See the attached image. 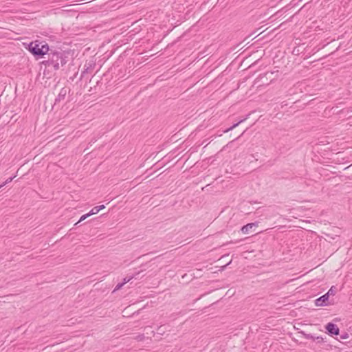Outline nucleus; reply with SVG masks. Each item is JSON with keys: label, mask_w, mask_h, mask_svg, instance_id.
Instances as JSON below:
<instances>
[{"label": "nucleus", "mask_w": 352, "mask_h": 352, "mask_svg": "<svg viewBox=\"0 0 352 352\" xmlns=\"http://www.w3.org/2000/svg\"><path fill=\"white\" fill-rule=\"evenodd\" d=\"M228 256H229V254H225V255H223V256H221V258H220V260L224 259L226 257H228Z\"/></svg>", "instance_id": "22"}, {"label": "nucleus", "mask_w": 352, "mask_h": 352, "mask_svg": "<svg viewBox=\"0 0 352 352\" xmlns=\"http://www.w3.org/2000/svg\"><path fill=\"white\" fill-rule=\"evenodd\" d=\"M245 131H243L242 132V133H241L239 137L236 138L234 139V140H237L239 137H241L243 134H244V133H245Z\"/></svg>", "instance_id": "23"}, {"label": "nucleus", "mask_w": 352, "mask_h": 352, "mask_svg": "<svg viewBox=\"0 0 352 352\" xmlns=\"http://www.w3.org/2000/svg\"><path fill=\"white\" fill-rule=\"evenodd\" d=\"M248 116V115L245 118L241 119L237 122L234 123L231 126H230L228 129H225L223 131V133H228L229 131L233 130L234 128L238 126L241 123L243 122L247 119Z\"/></svg>", "instance_id": "9"}, {"label": "nucleus", "mask_w": 352, "mask_h": 352, "mask_svg": "<svg viewBox=\"0 0 352 352\" xmlns=\"http://www.w3.org/2000/svg\"><path fill=\"white\" fill-rule=\"evenodd\" d=\"M140 340H141L144 338V335L139 336Z\"/></svg>", "instance_id": "25"}, {"label": "nucleus", "mask_w": 352, "mask_h": 352, "mask_svg": "<svg viewBox=\"0 0 352 352\" xmlns=\"http://www.w3.org/2000/svg\"><path fill=\"white\" fill-rule=\"evenodd\" d=\"M16 175H14V176H12L9 178H8L2 184L0 185V189L3 187L5 185H6L7 184L11 182L14 178H15Z\"/></svg>", "instance_id": "12"}, {"label": "nucleus", "mask_w": 352, "mask_h": 352, "mask_svg": "<svg viewBox=\"0 0 352 352\" xmlns=\"http://www.w3.org/2000/svg\"><path fill=\"white\" fill-rule=\"evenodd\" d=\"M99 212L96 206L94 207L89 212V214L91 215L96 214Z\"/></svg>", "instance_id": "14"}, {"label": "nucleus", "mask_w": 352, "mask_h": 352, "mask_svg": "<svg viewBox=\"0 0 352 352\" xmlns=\"http://www.w3.org/2000/svg\"><path fill=\"white\" fill-rule=\"evenodd\" d=\"M89 217H90V214L88 213L87 214H85L83 215H82L80 218V219L78 220V221L77 223H75V225H77L78 223L85 220L87 218H88Z\"/></svg>", "instance_id": "13"}, {"label": "nucleus", "mask_w": 352, "mask_h": 352, "mask_svg": "<svg viewBox=\"0 0 352 352\" xmlns=\"http://www.w3.org/2000/svg\"><path fill=\"white\" fill-rule=\"evenodd\" d=\"M96 67V62L94 60H89V62H86L84 66V70L82 71L80 78L81 80L82 78L85 76V74L87 73H90L94 70Z\"/></svg>", "instance_id": "5"}, {"label": "nucleus", "mask_w": 352, "mask_h": 352, "mask_svg": "<svg viewBox=\"0 0 352 352\" xmlns=\"http://www.w3.org/2000/svg\"><path fill=\"white\" fill-rule=\"evenodd\" d=\"M142 272H143V270H140V271L135 272V274H133V275H131V276H133V278H135V279H140L145 275V274H142Z\"/></svg>", "instance_id": "10"}, {"label": "nucleus", "mask_w": 352, "mask_h": 352, "mask_svg": "<svg viewBox=\"0 0 352 352\" xmlns=\"http://www.w3.org/2000/svg\"><path fill=\"white\" fill-rule=\"evenodd\" d=\"M69 52L61 49H56L54 47H50V50L46 53L44 57L45 60L41 62L49 72L57 71L60 66L63 67L69 61Z\"/></svg>", "instance_id": "1"}, {"label": "nucleus", "mask_w": 352, "mask_h": 352, "mask_svg": "<svg viewBox=\"0 0 352 352\" xmlns=\"http://www.w3.org/2000/svg\"><path fill=\"white\" fill-rule=\"evenodd\" d=\"M299 333L302 334L305 338L316 341L317 343H323L326 342V338H323L322 336H315L311 333H307L304 331H300Z\"/></svg>", "instance_id": "6"}, {"label": "nucleus", "mask_w": 352, "mask_h": 352, "mask_svg": "<svg viewBox=\"0 0 352 352\" xmlns=\"http://www.w3.org/2000/svg\"><path fill=\"white\" fill-rule=\"evenodd\" d=\"M71 91V89L69 87H63L57 97L54 100V105L59 104L61 102H64L67 99V95L69 94Z\"/></svg>", "instance_id": "3"}, {"label": "nucleus", "mask_w": 352, "mask_h": 352, "mask_svg": "<svg viewBox=\"0 0 352 352\" xmlns=\"http://www.w3.org/2000/svg\"><path fill=\"white\" fill-rule=\"evenodd\" d=\"M326 333L330 336H335L340 335V329L338 327L334 324L333 322H328L324 326Z\"/></svg>", "instance_id": "4"}, {"label": "nucleus", "mask_w": 352, "mask_h": 352, "mask_svg": "<svg viewBox=\"0 0 352 352\" xmlns=\"http://www.w3.org/2000/svg\"><path fill=\"white\" fill-rule=\"evenodd\" d=\"M164 330L162 329V327H159L157 329V333L159 335H163L164 333Z\"/></svg>", "instance_id": "17"}, {"label": "nucleus", "mask_w": 352, "mask_h": 352, "mask_svg": "<svg viewBox=\"0 0 352 352\" xmlns=\"http://www.w3.org/2000/svg\"><path fill=\"white\" fill-rule=\"evenodd\" d=\"M98 211H100L102 210H103L104 208H105V206L104 205H100V206H96Z\"/></svg>", "instance_id": "21"}, {"label": "nucleus", "mask_w": 352, "mask_h": 352, "mask_svg": "<svg viewBox=\"0 0 352 352\" xmlns=\"http://www.w3.org/2000/svg\"><path fill=\"white\" fill-rule=\"evenodd\" d=\"M232 262V260H230L228 263H227L226 265L221 267L219 271H223L228 265H229Z\"/></svg>", "instance_id": "19"}, {"label": "nucleus", "mask_w": 352, "mask_h": 352, "mask_svg": "<svg viewBox=\"0 0 352 352\" xmlns=\"http://www.w3.org/2000/svg\"><path fill=\"white\" fill-rule=\"evenodd\" d=\"M329 294H324L315 300V304L318 307H324L328 305Z\"/></svg>", "instance_id": "7"}, {"label": "nucleus", "mask_w": 352, "mask_h": 352, "mask_svg": "<svg viewBox=\"0 0 352 352\" xmlns=\"http://www.w3.org/2000/svg\"><path fill=\"white\" fill-rule=\"evenodd\" d=\"M258 225V221H255V222H253V223H247L246 225L242 226L241 228V232L243 234H248L250 230L252 228L257 227Z\"/></svg>", "instance_id": "8"}, {"label": "nucleus", "mask_w": 352, "mask_h": 352, "mask_svg": "<svg viewBox=\"0 0 352 352\" xmlns=\"http://www.w3.org/2000/svg\"><path fill=\"white\" fill-rule=\"evenodd\" d=\"M131 279H133V276H126L125 277L124 279H123V281L122 282L124 285H125L126 283H129Z\"/></svg>", "instance_id": "15"}, {"label": "nucleus", "mask_w": 352, "mask_h": 352, "mask_svg": "<svg viewBox=\"0 0 352 352\" xmlns=\"http://www.w3.org/2000/svg\"><path fill=\"white\" fill-rule=\"evenodd\" d=\"M337 292V289L335 286H331L329 291L326 293V294H329V297L330 296H334Z\"/></svg>", "instance_id": "11"}, {"label": "nucleus", "mask_w": 352, "mask_h": 352, "mask_svg": "<svg viewBox=\"0 0 352 352\" xmlns=\"http://www.w3.org/2000/svg\"><path fill=\"white\" fill-rule=\"evenodd\" d=\"M124 284L122 283H119L115 287L113 292L120 289L123 287Z\"/></svg>", "instance_id": "18"}, {"label": "nucleus", "mask_w": 352, "mask_h": 352, "mask_svg": "<svg viewBox=\"0 0 352 352\" xmlns=\"http://www.w3.org/2000/svg\"><path fill=\"white\" fill-rule=\"evenodd\" d=\"M234 242L232 241H228L226 243H225L224 245H228V244H230V243H233Z\"/></svg>", "instance_id": "24"}, {"label": "nucleus", "mask_w": 352, "mask_h": 352, "mask_svg": "<svg viewBox=\"0 0 352 352\" xmlns=\"http://www.w3.org/2000/svg\"><path fill=\"white\" fill-rule=\"evenodd\" d=\"M23 45L36 60L44 58V56L50 50L49 45L39 40L33 41L28 44L23 43Z\"/></svg>", "instance_id": "2"}, {"label": "nucleus", "mask_w": 352, "mask_h": 352, "mask_svg": "<svg viewBox=\"0 0 352 352\" xmlns=\"http://www.w3.org/2000/svg\"><path fill=\"white\" fill-rule=\"evenodd\" d=\"M273 74V72H267L265 73L263 76H262L261 74L259 76L260 78L262 79L264 76H266L267 75H272Z\"/></svg>", "instance_id": "20"}, {"label": "nucleus", "mask_w": 352, "mask_h": 352, "mask_svg": "<svg viewBox=\"0 0 352 352\" xmlns=\"http://www.w3.org/2000/svg\"><path fill=\"white\" fill-rule=\"evenodd\" d=\"M348 338H349V334L346 332H344V333H342L341 335H340V339H341V340H346Z\"/></svg>", "instance_id": "16"}]
</instances>
